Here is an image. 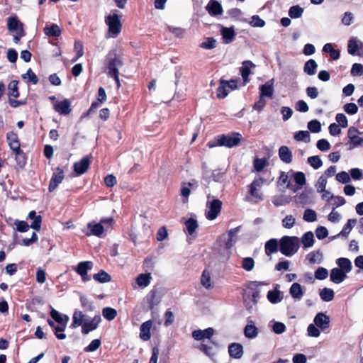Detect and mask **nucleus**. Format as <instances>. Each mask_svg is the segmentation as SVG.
I'll list each match as a JSON object with an SVG mask.
<instances>
[{"label": "nucleus", "mask_w": 363, "mask_h": 363, "mask_svg": "<svg viewBox=\"0 0 363 363\" xmlns=\"http://www.w3.org/2000/svg\"><path fill=\"white\" fill-rule=\"evenodd\" d=\"M262 284L257 281H253L250 284L243 293V301L247 310L251 311L256 306L258 300L260 298L258 285Z\"/></svg>", "instance_id": "obj_1"}, {"label": "nucleus", "mask_w": 363, "mask_h": 363, "mask_svg": "<svg viewBox=\"0 0 363 363\" xmlns=\"http://www.w3.org/2000/svg\"><path fill=\"white\" fill-rule=\"evenodd\" d=\"M300 247V240L296 236H283L279 240V251L286 257L293 256Z\"/></svg>", "instance_id": "obj_2"}, {"label": "nucleus", "mask_w": 363, "mask_h": 363, "mask_svg": "<svg viewBox=\"0 0 363 363\" xmlns=\"http://www.w3.org/2000/svg\"><path fill=\"white\" fill-rule=\"evenodd\" d=\"M241 140V135L238 133L233 132L229 134H223L216 138L214 141L208 143L209 147H214L217 145L225 146L227 147H233L238 146Z\"/></svg>", "instance_id": "obj_3"}, {"label": "nucleus", "mask_w": 363, "mask_h": 363, "mask_svg": "<svg viewBox=\"0 0 363 363\" xmlns=\"http://www.w3.org/2000/svg\"><path fill=\"white\" fill-rule=\"evenodd\" d=\"M264 180L258 177L255 179L252 182L248 185V194L245 197V201L257 203L263 200V195L261 191V188L264 184Z\"/></svg>", "instance_id": "obj_4"}, {"label": "nucleus", "mask_w": 363, "mask_h": 363, "mask_svg": "<svg viewBox=\"0 0 363 363\" xmlns=\"http://www.w3.org/2000/svg\"><path fill=\"white\" fill-rule=\"evenodd\" d=\"M222 201L208 194L206 203L205 216L209 220H215L222 209Z\"/></svg>", "instance_id": "obj_5"}, {"label": "nucleus", "mask_w": 363, "mask_h": 363, "mask_svg": "<svg viewBox=\"0 0 363 363\" xmlns=\"http://www.w3.org/2000/svg\"><path fill=\"white\" fill-rule=\"evenodd\" d=\"M104 65L108 69V74L119 72L118 69L123 65L122 58L116 52V50L108 52Z\"/></svg>", "instance_id": "obj_6"}, {"label": "nucleus", "mask_w": 363, "mask_h": 363, "mask_svg": "<svg viewBox=\"0 0 363 363\" xmlns=\"http://www.w3.org/2000/svg\"><path fill=\"white\" fill-rule=\"evenodd\" d=\"M105 23L108 26V32L111 37L116 38L121 30V22L120 16L117 13L110 14L105 18Z\"/></svg>", "instance_id": "obj_7"}, {"label": "nucleus", "mask_w": 363, "mask_h": 363, "mask_svg": "<svg viewBox=\"0 0 363 363\" xmlns=\"http://www.w3.org/2000/svg\"><path fill=\"white\" fill-rule=\"evenodd\" d=\"M289 174H291V179H293L296 184H292L291 182L289 181L286 185V188L291 190L293 192H296L306 184V176L302 172H294L292 169L289 170Z\"/></svg>", "instance_id": "obj_8"}, {"label": "nucleus", "mask_w": 363, "mask_h": 363, "mask_svg": "<svg viewBox=\"0 0 363 363\" xmlns=\"http://www.w3.org/2000/svg\"><path fill=\"white\" fill-rule=\"evenodd\" d=\"M7 140L10 148L15 152V155L18 157H23L22 164H26V158L23 152L20 148V143L18 140V137L13 132L9 133L7 134Z\"/></svg>", "instance_id": "obj_9"}, {"label": "nucleus", "mask_w": 363, "mask_h": 363, "mask_svg": "<svg viewBox=\"0 0 363 363\" xmlns=\"http://www.w3.org/2000/svg\"><path fill=\"white\" fill-rule=\"evenodd\" d=\"M237 88V81L230 80L226 82L220 80L219 86L217 89V97L219 99H224L226 97L230 91L234 90Z\"/></svg>", "instance_id": "obj_10"}, {"label": "nucleus", "mask_w": 363, "mask_h": 363, "mask_svg": "<svg viewBox=\"0 0 363 363\" xmlns=\"http://www.w3.org/2000/svg\"><path fill=\"white\" fill-rule=\"evenodd\" d=\"M313 323L320 330L324 332L330 328V319L325 313L320 312L314 317Z\"/></svg>", "instance_id": "obj_11"}, {"label": "nucleus", "mask_w": 363, "mask_h": 363, "mask_svg": "<svg viewBox=\"0 0 363 363\" xmlns=\"http://www.w3.org/2000/svg\"><path fill=\"white\" fill-rule=\"evenodd\" d=\"M7 27L8 30L11 32L16 31L20 35V37L25 35L23 23L16 16H10L8 18Z\"/></svg>", "instance_id": "obj_12"}, {"label": "nucleus", "mask_w": 363, "mask_h": 363, "mask_svg": "<svg viewBox=\"0 0 363 363\" xmlns=\"http://www.w3.org/2000/svg\"><path fill=\"white\" fill-rule=\"evenodd\" d=\"M347 51L352 55H361L363 53V43L356 38H352L348 42Z\"/></svg>", "instance_id": "obj_13"}, {"label": "nucleus", "mask_w": 363, "mask_h": 363, "mask_svg": "<svg viewBox=\"0 0 363 363\" xmlns=\"http://www.w3.org/2000/svg\"><path fill=\"white\" fill-rule=\"evenodd\" d=\"M55 111L61 115H68L70 113L71 102L69 99H64L62 101H56L53 104Z\"/></svg>", "instance_id": "obj_14"}, {"label": "nucleus", "mask_w": 363, "mask_h": 363, "mask_svg": "<svg viewBox=\"0 0 363 363\" xmlns=\"http://www.w3.org/2000/svg\"><path fill=\"white\" fill-rule=\"evenodd\" d=\"M64 179V172L62 169L57 167L56 172L53 173L49 184V191H53Z\"/></svg>", "instance_id": "obj_15"}, {"label": "nucleus", "mask_w": 363, "mask_h": 363, "mask_svg": "<svg viewBox=\"0 0 363 363\" xmlns=\"http://www.w3.org/2000/svg\"><path fill=\"white\" fill-rule=\"evenodd\" d=\"M90 163L89 156H85L80 161L74 164V170L77 175H82L87 171Z\"/></svg>", "instance_id": "obj_16"}, {"label": "nucleus", "mask_w": 363, "mask_h": 363, "mask_svg": "<svg viewBox=\"0 0 363 363\" xmlns=\"http://www.w3.org/2000/svg\"><path fill=\"white\" fill-rule=\"evenodd\" d=\"M101 320L100 315H96L90 321L84 322L82 327V333L86 335L91 331L96 330Z\"/></svg>", "instance_id": "obj_17"}, {"label": "nucleus", "mask_w": 363, "mask_h": 363, "mask_svg": "<svg viewBox=\"0 0 363 363\" xmlns=\"http://www.w3.org/2000/svg\"><path fill=\"white\" fill-rule=\"evenodd\" d=\"M274 79H272L259 87L260 97H267L270 99L273 96L274 91Z\"/></svg>", "instance_id": "obj_18"}, {"label": "nucleus", "mask_w": 363, "mask_h": 363, "mask_svg": "<svg viewBox=\"0 0 363 363\" xmlns=\"http://www.w3.org/2000/svg\"><path fill=\"white\" fill-rule=\"evenodd\" d=\"M255 67V65L250 60H246L242 62V67H240V74L245 84L250 82L249 76L251 74V69Z\"/></svg>", "instance_id": "obj_19"}, {"label": "nucleus", "mask_w": 363, "mask_h": 363, "mask_svg": "<svg viewBox=\"0 0 363 363\" xmlns=\"http://www.w3.org/2000/svg\"><path fill=\"white\" fill-rule=\"evenodd\" d=\"M152 326V321L147 320L144 322L140 328V337L143 341H147L151 337L150 330Z\"/></svg>", "instance_id": "obj_20"}, {"label": "nucleus", "mask_w": 363, "mask_h": 363, "mask_svg": "<svg viewBox=\"0 0 363 363\" xmlns=\"http://www.w3.org/2000/svg\"><path fill=\"white\" fill-rule=\"evenodd\" d=\"M214 333L212 328H208L205 330H196L192 333V337L196 340H201L204 338L210 339Z\"/></svg>", "instance_id": "obj_21"}, {"label": "nucleus", "mask_w": 363, "mask_h": 363, "mask_svg": "<svg viewBox=\"0 0 363 363\" xmlns=\"http://www.w3.org/2000/svg\"><path fill=\"white\" fill-rule=\"evenodd\" d=\"M347 277V274L342 272L339 268H333L330 271V281L335 284H340Z\"/></svg>", "instance_id": "obj_22"}, {"label": "nucleus", "mask_w": 363, "mask_h": 363, "mask_svg": "<svg viewBox=\"0 0 363 363\" xmlns=\"http://www.w3.org/2000/svg\"><path fill=\"white\" fill-rule=\"evenodd\" d=\"M229 355L234 359H240L243 355V347L241 344L231 343L228 346Z\"/></svg>", "instance_id": "obj_23"}, {"label": "nucleus", "mask_w": 363, "mask_h": 363, "mask_svg": "<svg viewBox=\"0 0 363 363\" xmlns=\"http://www.w3.org/2000/svg\"><path fill=\"white\" fill-rule=\"evenodd\" d=\"M87 228L90 230L89 233H86L88 236L95 235L97 237H101L104 233V227L101 223H95L90 222L87 224Z\"/></svg>", "instance_id": "obj_24"}, {"label": "nucleus", "mask_w": 363, "mask_h": 363, "mask_svg": "<svg viewBox=\"0 0 363 363\" xmlns=\"http://www.w3.org/2000/svg\"><path fill=\"white\" fill-rule=\"evenodd\" d=\"M264 250L267 255L277 252L279 250V240L276 238L269 240L265 243Z\"/></svg>", "instance_id": "obj_25"}, {"label": "nucleus", "mask_w": 363, "mask_h": 363, "mask_svg": "<svg viewBox=\"0 0 363 363\" xmlns=\"http://www.w3.org/2000/svg\"><path fill=\"white\" fill-rule=\"evenodd\" d=\"M244 334L249 339H254L258 335V328L252 320H248L244 329Z\"/></svg>", "instance_id": "obj_26"}, {"label": "nucleus", "mask_w": 363, "mask_h": 363, "mask_svg": "<svg viewBox=\"0 0 363 363\" xmlns=\"http://www.w3.org/2000/svg\"><path fill=\"white\" fill-rule=\"evenodd\" d=\"M279 157L283 162L286 164L291 163L293 159L291 151L287 146L285 145L281 146L279 147Z\"/></svg>", "instance_id": "obj_27"}, {"label": "nucleus", "mask_w": 363, "mask_h": 363, "mask_svg": "<svg viewBox=\"0 0 363 363\" xmlns=\"http://www.w3.org/2000/svg\"><path fill=\"white\" fill-rule=\"evenodd\" d=\"M336 264L338 266L337 268L344 272L345 274H347L351 272L352 265L351 261L348 258L340 257L336 260Z\"/></svg>", "instance_id": "obj_28"}, {"label": "nucleus", "mask_w": 363, "mask_h": 363, "mask_svg": "<svg viewBox=\"0 0 363 363\" xmlns=\"http://www.w3.org/2000/svg\"><path fill=\"white\" fill-rule=\"evenodd\" d=\"M44 33L48 37H59L62 33V30L57 24L47 25L43 29Z\"/></svg>", "instance_id": "obj_29"}, {"label": "nucleus", "mask_w": 363, "mask_h": 363, "mask_svg": "<svg viewBox=\"0 0 363 363\" xmlns=\"http://www.w3.org/2000/svg\"><path fill=\"white\" fill-rule=\"evenodd\" d=\"M206 9L211 15L217 16L223 13L221 5L216 1L211 0L206 6Z\"/></svg>", "instance_id": "obj_30"}, {"label": "nucleus", "mask_w": 363, "mask_h": 363, "mask_svg": "<svg viewBox=\"0 0 363 363\" xmlns=\"http://www.w3.org/2000/svg\"><path fill=\"white\" fill-rule=\"evenodd\" d=\"M50 316L58 325H67L69 321V317L67 315H62L54 308L50 311Z\"/></svg>", "instance_id": "obj_31"}, {"label": "nucleus", "mask_w": 363, "mask_h": 363, "mask_svg": "<svg viewBox=\"0 0 363 363\" xmlns=\"http://www.w3.org/2000/svg\"><path fill=\"white\" fill-rule=\"evenodd\" d=\"M85 318V315L80 311H75L73 313L72 316V323L71 324V328H75L79 325L84 324Z\"/></svg>", "instance_id": "obj_32"}, {"label": "nucleus", "mask_w": 363, "mask_h": 363, "mask_svg": "<svg viewBox=\"0 0 363 363\" xmlns=\"http://www.w3.org/2000/svg\"><path fill=\"white\" fill-rule=\"evenodd\" d=\"M289 293L291 296L297 300L301 299L303 296V291L302 290L301 286L298 283H294L289 289Z\"/></svg>", "instance_id": "obj_33"}, {"label": "nucleus", "mask_w": 363, "mask_h": 363, "mask_svg": "<svg viewBox=\"0 0 363 363\" xmlns=\"http://www.w3.org/2000/svg\"><path fill=\"white\" fill-rule=\"evenodd\" d=\"M317 67L318 64L313 59H310L304 64L303 72L308 75L312 76L315 74Z\"/></svg>", "instance_id": "obj_34"}, {"label": "nucleus", "mask_w": 363, "mask_h": 363, "mask_svg": "<svg viewBox=\"0 0 363 363\" xmlns=\"http://www.w3.org/2000/svg\"><path fill=\"white\" fill-rule=\"evenodd\" d=\"M93 263L90 261L81 262L78 264L77 267L76 269V272L80 276H84L87 274L88 270L92 269Z\"/></svg>", "instance_id": "obj_35"}, {"label": "nucleus", "mask_w": 363, "mask_h": 363, "mask_svg": "<svg viewBox=\"0 0 363 363\" xmlns=\"http://www.w3.org/2000/svg\"><path fill=\"white\" fill-rule=\"evenodd\" d=\"M221 34L225 43H231L235 36V33L232 28H222Z\"/></svg>", "instance_id": "obj_36"}, {"label": "nucleus", "mask_w": 363, "mask_h": 363, "mask_svg": "<svg viewBox=\"0 0 363 363\" xmlns=\"http://www.w3.org/2000/svg\"><path fill=\"white\" fill-rule=\"evenodd\" d=\"M310 264H320L323 261V254L319 251H313L306 257Z\"/></svg>", "instance_id": "obj_37"}, {"label": "nucleus", "mask_w": 363, "mask_h": 363, "mask_svg": "<svg viewBox=\"0 0 363 363\" xmlns=\"http://www.w3.org/2000/svg\"><path fill=\"white\" fill-rule=\"evenodd\" d=\"M301 242L304 248H308L314 244V235L311 231L306 232L301 238Z\"/></svg>", "instance_id": "obj_38"}, {"label": "nucleus", "mask_w": 363, "mask_h": 363, "mask_svg": "<svg viewBox=\"0 0 363 363\" xmlns=\"http://www.w3.org/2000/svg\"><path fill=\"white\" fill-rule=\"evenodd\" d=\"M151 279L150 274H140L136 279V283L140 287L145 288L150 284Z\"/></svg>", "instance_id": "obj_39"}, {"label": "nucleus", "mask_w": 363, "mask_h": 363, "mask_svg": "<svg viewBox=\"0 0 363 363\" xmlns=\"http://www.w3.org/2000/svg\"><path fill=\"white\" fill-rule=\"evenodd\" d=\"M320 298L325 302L331 301L334 298V291L329 288H323L320 291Z\"/></svg>", "instance_id": "obj_40"}, {"label": "nucleus", "mask_w": 363, "mask_h": 363, "mask_svg": "<svg viewBox=\"0 0 363 363\" xmlns=\"http://www.w3.org/2000/svg\"><path fill=\"white\" fill-rule=\"evenodd\" d=\"M18 82L16 80L11 81L8 86V95L9 97L18 98L19 96Z\"/></svg>", "instance_id": "obj_41"}, {"label": "nucleus", "mask_w": 363, "mask_h": 363, "mask_svg": "<svg viewBox=\"0 0 363 363\" xmlns=\"http://www.w3.org/2000/svg\"><path fill=\"white\" fill-rule=\"evenodd\" d=\"M93 279L99 283H106L111 281V276L104 270H101L99 273L94 274Z\"/></svg>", "instance_id": "obj_42"}, {"label": "nucleus", "mask_w": 363, "mask_h": 363, "mask_svg": "<svg viewBox=\"0 0 363 363\" xmlns=\"http://www.w3.org/2000/svg\"><path fill=\"white\" fill-rule=\"evenodd\" d=\"M21 77L23 79L27 80L33 84H36L39 82L38 77L30 68H29L25 74H23Z\"/></svg>", "instance_id": "obj_43"}, {"label": "nucleus", "mask_w": 363, "mask_h": 363, "mask_svg": "<svg viewBox=\"0 0 363 363\" xmlns=\"http://www.w3.org/2000/svg\"><path fill=\"white\" fill-rule=\"evenodd\" d=\"M149 307L152 309L156 305L160 303V298L157 297V290H152L147 296Z\"/></svg>", "instance_id": "obj_44"}, {"label": "nucleus", "mask_w": 363, "mask_h": 363, "mask_svg": "<svg viewBox=\"0 0 363 363\" xmlns=\"http://www.w3.org/2000/svg\"><path fill=\"white\" fill-rule=\"evenodd\" d=\"M211 273L205 269L203 270L201 277V283L203 287L206 289H209L211 286Z\"/></svg>", "instance_id": "obj_45"}, {"label": "nucleus", "mask_w": 363, "mask_h": 363, "mask_svg": "<svg viewBox=\"0 0 363 363\" xmlns=\"http://www.w3.org/2000/svg\"><path fill=\"white\" fill-rule=\"evenodd\" d=\"M303 13V9L298 5L291 6L289 10V16L292 18H300Z\"/></svg>", "instance_id": "obj_46"}, {"label": "nucleus", "mask_w": 363, "mask_h": 363, "mask_svg": "<svg viewBox=\"0 0 363 363\" xmlns=\"http://www.w3.org/2000/svg\"><path fill=\"white\" fill-rule=\"evenodd\" d=\"M103 316L108 320H113L117 315V311L113 308L106 307L102 311Z\"/></svg>", "instance_id": "obj_47"}, {"label": "nucleus", "mask_w": 363, "mask_h": 363, "mask_svg": "<svg viewBox=\"0 0 363 363\" xmlns=\"http://www.w3.org/2000/svg\"><path fill=\"white\" fill-rule=\"evenodd\" d=\"M296 141H303L306 143L310 142V134L307 130H300L294 135Z\"/></svg>", "instance_id": "obj_48"}, {"label": "nucleus", "mask_w": 363, "mask_h": 363, "mask_svg": "<svg viewBox=\"0 0 363 363\" xmlns=\"http://www.w3.org/2000/svg\"><path fill=\"white\" fill-rule=\"evenodd\" d=\"M241 266L245 271L250 272L254 269L255 261L252 257H245L242 260Z\"/></svg>", "instance_id": "obj_49"}, {"label": "nucleus", "mask_w": 363, "mask_h": 363, "mask_svg": "<svg viewBox=\"0 0 363 363\" xmlns=\"http://www.w3.org/2000/svg\"><path fill=\"white\" fill-rule=\"evenodd\" d=\"M303 218L306 222H314L317 219V215L315 211L308 208L305 210Z\"/></svg>", "instance_id": "obj_50"}, {"label": "nucleus", "mask_w": 363, "mask_h": 363, "mask_svg": "<svg viewBox=\"0 0 363 363\" xmlns=\"http://www.w3.org/2000/svg\"><path fill=\"white\" fill-rule=\"evenodd\" d=\"M74 51L76 52V57L72 60V62H76L79 58L82 57L84 55V46L81 41H75Z\"/></svg>", "instance_id": "obj_51"}, {"label": "nucleus", "mask_w": 363, "mask_h": 363, "mask_svg": "<svg viewBox=\"0 0 363 363\" xmlns=\"http://www.w3.org/2000/svg\"><path fill=\"white\" fill-rule=\"evenodd\" d=\"M308 163L315 169H319L323 165V162L319 156H311L308 158Z\"/></svg>", "instance_id": "obj_52"}, {"label": "nucleus", "mask_w": 363, "mask_h": 363, "mask_svg": "<svg viewBox=\"0 0 363 363\" xmlns=\"http://www.w3.org/2000/svg\"><path fill=\"white\" fill-rule=\"evenodd\" d=\"M185 225L189 235H192L198 228L197 221L194 218L188 219L185 223Z\"/></svg>", "instance_id": "obj_53"}, {"label": "nucleus", "mask_w": 363, "mask_h": 363, "mask_svg": "<svg viewBox=\"0 0 363 363\" xmlns=\"http://www.w3.org/2000/svg\"><path fill=\"white\" fill-rule=\"evenodd\" d=\"M267 298L272 303L280 302L281 298L280 297L279 291H269L267 293Z\"/></svg>", "instance_id": "obj_54"}, {"label": "nucleus", "mask_w": 363, "mask_h": 363, "mask_svg": "<svg viewBox=\"0 0 363 363\" xmlns=\"http://www.w3.org/2000/svg\"><path fill=\"white\" fill-rule=\"evenodd\" d=\"M335 179L337 182L342 184H347L351 181L350 174L345 172H340L336 174Z\"/></svg>", "instance_id": "obj_55"}, {"label": "nucleus", "mask_w": 363, "mask_h": 363, "mask_svg": "<svg viewBox=\"0 0 363 363\" xmlns=\"http://www.w3.org/2000/svg\"><path fill=\"white\" fill-rule=\"evenodd\" d=\"M347 143L350 145V150L363 145V138L359 137V135L352 136Z\"/></svg>", "instance_id": "obj_56"}, {"label": "nucleus", "mask_w": 363, "mask_h": 363, "mask_svg": "<svg viewBox=\"0 0 363 363\" xmlns=\"http://www.w3.org/2000/svg\"><path fill=\"white\" fill-rule=\"evenodd\" d=\"M314 276L318 280H324L328 276V271L324 267H319L315 270Z\"/></svg>", "instance_id": "obj_57"}, {"label": "nucleus", "mask_w": 363, "mask_h": 363, "mask_svg": "<svg viewBox=\"0 0 363 363\" xmlns=\"http://www.w3.org/2000/svg\"><path fill=\"white\" fill-rule=\"evenodd\" d=\"M216 41L213 38H207L205 39V40L200 44V47L206 49L210 50L213 49L216 47Z\"/></svg>", "instance_id": "obj_58"}, {"label": "nucleus", "mask_w": 363, "mask_h": 363, "mask_svg": "<svg viewBox=\"0 0 363 363\" xmlns=\"http://www.w3.org/2000/svg\"><path fill=\"white\" fill-rule=\"evenodd\" d=\"M308 128L312 133H319L321 130V124L318 120H312L308 123Z\"/></svg>", "instance_id": "obj_59"}, {"label": "nucleus", "mask_w": 363, "mask_h": 363, "mask_svg": "<svg viewBox=\"0 0 363 363\" xmlns=\"http://www.w3.org/2000/svg\"><path fill=\"white\" fill-rule=\"evenodd\" d=\"M327 184V179L325 175H322L319 177L318 182L315 185L318 192L323 193L325 191V187Z\"/></svg>", "instance_id": "obj_60"}, {"label": "nucleus", "mask_w": 363, "mask_h": 363, "mask_svg": "<svg viewBox=\"0 0 363 363\" xmlns=\"http://www.w3.org/2000/svg\"><path fill=\"white\" fill-rule=\"evenodd\" d=\"M308 335L311 337H318L320 335V328L315 324H310L307 328Z\"/></svg>", "instance_id": "obj_61"}, {"label": "nucleus", "mask_w": 363, "mask_h": 363, "mask_svg": "<svg viewBox=\"0 0 363 363\" xmlns=\"http://www.w3.org/2000/svg\"><path fill=\"white\" fill-rule=\"evenodd\" d=\"M343 109L349 115H354L358 111V107L354 103H347L345 104Z\"/></svg>", "instance_id": "obj_62"}, {"label": "nucleus", "mask_w": 363, "mask_h": 363, "mask_svg": "<svg viewBox=\"0 0 363 363\" xmlns=\"http://www.w3.org/2000/svg\"><path fill=\"white\" fill-rule=\"evenodd\" d=\"M295 221L296 220L293 216L288 215L282 220V225L285 228L290 229L294 225Z\"/></svg>", "instance_id": "obj_63"}, {"label": "nucleus", "mask_w": 363, "mask_h": 363, "mask_svg": "<svg viewBox=\"0 0 363 363\" xmlns=\"http://www.w3.org/2000/svg\"><path fill=\"white\" fill-rule=\"evenodd\" d=\"M350 73L352 76H362L363 75V65L359 63L353 64Z\"/></svg>", "instance_id": "obj_64"}]
</instances>
